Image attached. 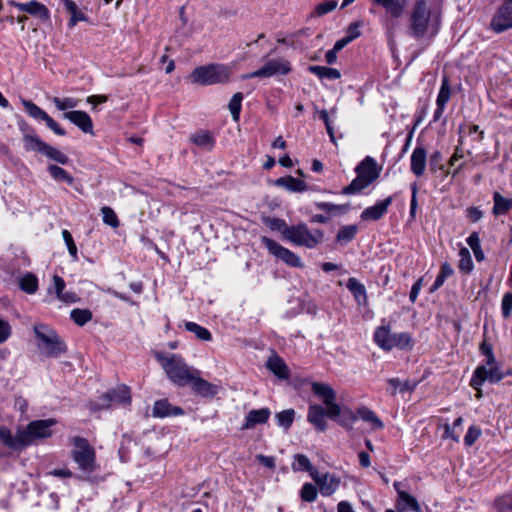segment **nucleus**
Here are the masks:
<instances>
[{
	"instance_id": "11",
	"label": "nucleus",
	"mask_w": 512,
	"mask_h": 512,
	"mask_svg": "<svg viewBox=\"0 0 512 512\" xmlns=\"http://www.w3.org/2000/svg\"><path fill=\"white\" fill-rule=\"evenodd\" d=\"M505 377L504 372L500 370L499 366L486 367V365H479L471 378L470 385L478 390V397L481 396L479 387L485 382L498 383Z\"/></svg>"
},
{
	"instance_id": "41",
	"label": "nucleus",
	"mask_w": 512,
	"mask_h": 512,
	"mask_svg": "<svg viewBox=\"0 0 512 512\" xmlns=\"http://www.w3.org/2000/svg\"><path fill=\"white\" fill-rule=\"evenodd\" d=\"M454 273L452 266L445 262L442 264L439 274L437 275L433 285L430 288L431 292L438 290L445 282V280Z\"/></svg>"
},
{
	"instance_id": "17",
	"label": "nucleus",
	"mask_w": 512,
	"mask_h": 512,
	"mask_svg": "<svg viewBox=\"0 0 512 512\" xmlns=\"http://www.w3.org/2000/svg\"><path fill=\"white\" fill-rule=\"evenodd\" d=\"M327 411L318 404L310 405L307 413V420L317 431L324 432L327 429Z\"/></svg>"
},
{
	"instance_id": "43",
	"label": "nucleus",
	"mask_w": 512,
	"mask_h": 512,
	"mask_svg": "<svg viewBox=\"0 0 512 512\" xmlns=\"http://www.w3.org/2000/svg\"><path fill=\"white\" fill-rule=\"evenodd\" d=\"M357 230L356 225L341 227L336 235V242L344 244L351 242L355 238Z\"/></svg>"
},
{
	"instance_id": "2",
	"label": "nucleus",
	"mask_w": 512,
	"mask_h": 512,
	"mask_svg": "<svg viewBox=\"0 0 512 512\" xmlns=\"http://www.w3.org/2000/svg\"><path fill=\"white\" fill-rule=\"evenodd\" d=\"M312 392L318 396L327 407V415L330 419L335 420L340 426L346 430H352L353 424L357 420V415L350 408H341L335 402L336 392L328 384L314 382L311 385Z\"/></svg>"
},
{
	"instance_id": "24",
	"label": "nucleus",
	"mask_w": 512,
	"mask_h": 512,
	"mask_svg": "<svg viewBox=\"0 0 512 512\" xmlns=\"http://www.w3.org/2000/svg\"><path fill=\"white\" fill-rule=\"evenodd\" d=\"M197 375L198 374H194L193 379L190 381L193 390L202 397L215 396L217 393V386Z\"/></svg>"
},
{
	"instance_id": "30",
	"label": "nucleus",
	"mask_w": 512,
	"mask_h": 512,
	"mask_svg": "<svg viewBox=\"0 0 512 512\" xmlns=\"http://www.w3.org/2000/svg\"><path fill=\"white\" fill-rule=\"evenodd\" d=\"M392 333L390 326H380L374 332L375 343L383 350H391Z\"/></svg>"
},
{
	"instance_id": "51",
	"label": "nucleus",
	"mask_w": 512,
	"mask_h": 512,
	"mask_svg": "<svg viewBox=\"0 0 512 512\" xmlns=\"http://www.w3.org/2000/svg\"><path fill=\"white\" fill-rule=\"evenodd\" d=\"M43 155L62 165H65L69 162V158L67 155H65L60 150L50 146L49 144L46 146Z\"/></svg>"
},
{
	"instance_id": "45",
	"label": "nucleus",
	"mask_w": 512,
	"mask_h": 512,
	"mask_svg": "<svg viewBox=\"0 0 512 512\" xmlns=\"http://www.w3.org/2000/svg\"><path fill=\"white\" fill-rule=\"evenodd\" d=\"M467 244L472 249L474 256L478 262H481L485 259V255L480 244V237L477 232H473L470 234V236L467 238Z\"/></svg>"
},
{
	"instance_id": "23",
	"label": "nucleus",
	"mask_w": 512,
	"mask_h": 512,
	"mask_svg": "<svg viewBox=\"0 0 512 512\" xmlns=\"http://www.w3.org/2000/svg\"><path fill=\"white\" fill-rule=\"evenodd\" d=\"M104 401H109L110 405L112 403L130 404V389L125 385H121L114 389H111L104 394Z\"/></svg>"
},
{
	"instance_id": "58",
	"label": "nucleus",
	"mask_w": 512,
	"mask_h": 512,
	"mask_svg": "<svg viewBox=\"0 0 512 512\" xmlns=\"http://www.w3.org/2000/svg\"><path fill=\"white\" fill-rule=\"evenodd\" d=\"M191 141L197 146H212L213 139L208 132H200L191 136Z\"/></svg>"
},
{
	"instance_id": "36",
	"label": "nucleus",
	"mask_w": 512,
	"mask_h": 512,
	"mask_svg": "<svg viewBox=\"0 0 512 512\" xmlns=\"http://www.w3.org/2000/svg\"><path fill=\"white\" fill-rule=\"evenodd\" d=\"M20 289L27 294H34L38 289V279L33 273H26L19 279Z\"/></svg>"
},
{
	"instance_id": "19",
	"label": "nucleus",
	"mask_w": 512,
	"mask_h": 512,
	"mask_svg": "<svg viewBox=\"0 0 512 512\" xmlns=\"http://www.w3.org/2000/svg\"><path fill=\"white\" fill-rule=\"evenodd\" d=\"M392 200V196H389L383 201H380L373 206L367 207L361 213V219L373 221L381 219L383 215L387 212V209L391 205Z\"/></svg>"
},
{
	"instance_id": "1",
	"label": "nucleus",
	"mask_w": 512,
	"mask_h": 512,
	"mask_svg": "<svg viewBox=\"0 0 512 512\" xmlns=\"http://www.w3.org/2000/svg\"><path fill=\"white\" fill-rule=\"evenodd\" d=\"M441 26V14L428 0H415L409 16V33L415 39H432Z\"/></svg>"
},
{
	"instance_id": "46",
	"label": "nucleus",
	"mask_w": 512,
	"mask_h": 512,
	"mask_svg": "<svg viewBox=\"0 0 512 512\" xmlns=\"http://www.w3.org/2000/svg\"><path fill=\"white\" fill-rule=\"evenodd\" d=\"M26 112L34 119L45 121L49 116L44 110L30 100H22Z\"/></svg>"
},
{
	"instance_id": "13",
	"label": "nucleus",
	"mask_w": 512,
	"mask_h": 512,
	"mask_svg": "<svg viewBox=\"0 0 512 512\" xmlns=\"http://www.w3.org/2000/svg\"><path fill=\"white\" fill-rule=\"evenodd\" d=\"M491 28L496 33H501L512 28V6L504 3L496 12L491 21Z\"/></svg>"
},
{
	"instance_id": "39",
	"label": "nucleus",
	"mask_w": 512,
	"mask_h": 512,
	"mask_svg": "<svg viewBox=\"0 0 512 512\" xmlns=\"http://www.w3.org/2000/svg\"><path fill=\"white\" fill-rule=\"evenodd\" d=\"M357 414L362 418L365 422H370L377 429H382L384 427L381 419L372 411L370 408L366 406L359 407L357 410Z\"/></svg>"
},
{
	"instance_id": "57",
	"label": "nucleus",
	"mask_w": 512,
	"mask_h": 512,
	"mask_svg": "<svg viewBox=\"0 0 512 512\" xmlns=\"http://www.w3.org/2000/svg\"><path fill=\"white\" fill-rule=\"evenodd\" d=\"M316 207L320 210L327 211V212H337V213H346L349 211L350 206L348 204H332L329 202H320L316 203Z\"/></svg>"
},
{
	"instance_id": "5",
	"label": "nucleus",
	"mask_w": 512,
	"mask_h": 512,
	"mask_svg": "<svg viewBox=\"0 0 512 512\" xmlns=\"http://www.w3.org/2000/svg\"><path fill=\"white\" fill-rule=\"evenodd\" d=\"M156 358L161 363L168 378L178 386L189 384L191 379H193V375L199 374L198 370L188 367L179 355L171 354L166 357L162 354H157Z\"/></svg>"
},
{
	"instance_id": "40",
	"label": "nucleus",
	"mask_w": 512,
	"mask_h": 512,
	"mask_svg": "<svg viewBox=\"0 0 512 512\" xmlns=\"http://www.w3.org/2000/svg\"><path fill=\"white\" fill-rule=\"evenodd\" d=\"M391 350L397 348L400 350L410 348L412 345V337L407 332L392 334L391 339Z\"/></svg>"
},
{
	"instance_id": "48",
	"label": "nucleus",
	"mask_w": 512,
	"mask_h": 512,
	"mask_svg": "<svg viewBox=\"0 0 512 512\" xmlns=\"http://www.w3.org/2000/svg\"><path fill=\"white\" fill-rule=\"evenodd\" d=\"M48 171L55 180H61L66 182L68 185H72L74 178L63 168L57 165H49Z\"/></svg>"
},
{
	"instance_id": "42",
	"label": "nucleus",
	"mask_w": 512,
	"mask_h": 512,
	"mask_svg": "<svg viewBox=\"0 0 512 512\" xmlns=\"http://www.w3.org/2000/svg\"><path fill=\"white\" fill-rule=\"evenodd\" d=\"M184 326L187 331L195 334V336L201 341H210L212 339V335L209 330L195 322H185Z\"/></svg>"
},
{
	"instance_id": "56",
	"label": "nucleus",
	"mask_w": 512,
	"mask_h": 512,
	"mask_svg": "<svg viewBox=\"0 0 512 512\" xmlns=\"http://www.w3.org/2000/svg\"><path fill=\"white\" fill-rule=\"evenodd\" d=\"M300 497L305 502H314L317 498V488L311 483H305L302 486Z\"/></svg>"
},
{
	"instance_id": "8",
	"label": "nucleus",
	"mask_w": 512,
	"mask_h": 512,
	"mask_svg": "<svg viewBox=\"0 0 512 512\" xmlns=\"http://www.w3.org/2000/svg\"><path fill=\"white\" fill-rule=\"evenodd\" d=\"M291 71V65L288 60L285 59H271L265 62V64L251 72L241 76L243 80L251 78H269L275 75H287Z\"/></svg>"
},
{
	"instance_id": "37",
	"label": "nucleus",
	"mask_w": 512,
	"mask_h": 512,
	"mask_svg": "<svg viewBox=\"0 0 512 512\" xmlns=\"http://www.w3.org/2000/svg\"><path fill=\"white\" fill-rule=\"evenodd\" d=\"M66 10L71 14V18L69 20V27H74L77 22L85 21V15L78 9L76 3L72 0H62Z\"/></svg>"
},
{
	"instance_id": "16",
	"label": "nucleus",
	"mask_w": 512,
	"mask_h": 512,
	"mask_svg": "<svg viewBox=\"0 0 512 512\" xmlns=\"http://www.w3.org/2000/svg\"><path fill=\"white\" fill-rule=\"evenodd\" d=\"M21 130L23 131V142L25 149L27 151H35L43 154L48 144L41 140L34 129L29 128L27 125L21 127Z\"/></svg>"
},
{
	"instance_id": "54",
	"label": "nucleus",
	"mask_w": 512,
	"mask_h": 512,
	"mask_svg": "<svg viewBox=\"0 0 512 512\" xmlns=\"http://www.w3.org/2000/svg\"><path fill=\"white\" fill-rule=\"evenodd\" d=\"M347 288L358 301L360 297L366 298V289L356 278L348 279Z\"/></svg>"
},
{
	"instance_id": "6",
	"label": "nucleus",
	"mask_w": 512,
	"mask_h": 512,
	"mask_svg": "<svg viewBox=\"0 0 512 512\" xmlns=\"http://www.w3.org/2000/svg\"><path fill=\"white\" fill-rule=\"evenodd\" d=\"M324 240V233L320 229L311 231L305 223L290 226L287 241L296 246L314 249Z\"/></svg>"
},
{
	"instance_id": "27",
	"label": "nucleus",
	"mask_w": 512,
	"mask_h": 512,
	"mask_svg": "<svg viewBox=\"0 0 512 512\" xmlns=\"http://www.w3.org/2000/svg\"><path fill=\"white\" fill-rule=\"evenodd\" d=\"M426 155V150L421 146H417L411 155V171L417 177L422 176L425 172Z\"/></svg>"
},
{
	"instance_id": "59",
	"label": "nucleus",
	"mask_w": 512,
	"mask_h": 512,
	"mask_svg": "<svg viewBox=\"0 0 512 512\" xmlns=\"http://www.w3.org/2000/svg\"><path fill=\"white\" fill-rule=\"evenodd\" d=\"M53 102H54L56 108L60 111L67 110L69 108H75L78 105V100H76L74 98H70V97L63 98V99L55 97L53 99Z\"/></svg>"
},
{
	"instance_id": "4",
	"label": "nucleus",
	"mask_w": 512,
	"mask_h": 512,
	"mask_svg": "<svg viewBox=\"0 0 512 512\" xmlns=\"http://www.w3.org/2000/svg\"><path fill=\"white\" fill-rule=\"evenodd\" d=\"M232 71L229 66L221 63H211L196 67L189 75L192 84L202 86L227 83Z\"/></svg>"
},
{
	"instance_id": "47",
	"label": "nucleus",
	"mask_w": 512,
	"mask_h": 512,
	"mask_svg": "<svg viewBox=\"0 0 512 512\" xmlns=\"http://www.w3.org/2000/svg\"><path fill=\"white\" fill-rule=\"evenodd\" d=\"M295 411L293 409H286L279 413H276L275 419L280 427L288 430L294 421Z\"/></svg>"
},
{
	"instance_id": "64",
	"label": "nucleus",
	"mask_w": 512,
	"mask_h": 512,
	"mask_svg": "<svg viewBox=\"0 0 512 512\" xmlns=\"http://www.w3.org/2000/svg\"><path fill=\"white\" fill-rule=\"evenodd\" d=\"M110 406L111 405L109 401H104V394L100 396L97 401H90L88 403V408L93 413L101 411L103 409H108Z\"/></svg>"
},
{
	"instance_id": "44",
	"label": "nucleus",
	"mask_w": 512,
	"mask_h": 512,
	"mask_svg": "<svg viewBox=\"0 0 512 512\" xmlns=\"http://www.w3.org/2000/svg\"><path fill=\"white\" fill-rule=\"evenodd\" d=\"M266 225L273 231H279L283 238L287 240L288 234L290 232V226L280 218H267L265 220Z\"/></svg>"
},
{
	"instance_id": "28",
	"label": "nucleus",
	"mask_w": 512,
	"mask_h": 512,
	"mask_svg": "<svg viewBox=\"0 0 512 512\" xmlns=\"http://www.w3.org/2000/svg\"><path fill=\"white\" fill-rule=\"evenodd\" d=\"M396 508L398 511H413L420 512L421 507L415 497L405 491H398V498L396 501Z\"/></svg>"
},
{
	"instance_id": "18",
	"label": "nucleus",
	"mask_w": 512,
	"mask_h": 512,
	"mask_svg": "<svg viewBox=\"0 0 512 512\" xmlns=\"http://www.w3.org/2000/svg\"><path fill=\"white\" fill-rule=\"evenodd\" d=\"M450 97H451V88H450L449 79L447 77H444L442 79V84H441L440 91L438 93L437 100H436L437 109L435 110L434 116H433V120L435 122L439 121L440 118L442 117L444 110H445V106H446L447 102L449 101Z\"/></svg>"
},
{
	"instance_id": "35",
	"label": "nucleus",
	"mask_w": 512,
	"mask_h": 512,
	"mask_svg": "<svg viewBox=\"0 0 512 512\" xmlns=\"http://www.w3.org/2000/svg\"><path fill=\"white\" fill-rule=\"evenodd\" d=\"M293 471H305L309 472L310 476L317 470L311 464L309 458L304 454H296L294 456V462L292 463Z\"/></svg>"
},
{
	"instance_id": "62",
	"label": "nucleus",
	"mask_w": 512,
	"mask_h": 512,
	"mask_svg": "<svg viewBox=\"0 0 512 512\" xmlns=\"http://www.w3.org/2000/svg\"><path fill=\"white\" fill-rule=\"evenodd\" d=\"M62 236H63V239H64L66 245H67V248H68V251H69L70 255L74 259H76L77 258V247H76V244L74 243L72 235L70 234V232L68 230H63L62 231Z\"/></svg>"
},
{
	"instance_id": "3",
	"label": "nucleus",
	"mask_w": 512,
	"mask_h": 512,
	"mask_svg": "<svg viewBox=\"0 0 512 512\" xmlns=\"http://www.w3.org/2000/svg\"><path fill=\"white\" fill-rule=\"evenodd\" d=\"M33 331L36 346L43 355L57 358L67 351L64 341L51 327L39 323L34 325Z\"/></svg>"
},
{
	"instance_id": "9",
	"label": "nucleus",
	"mask_w": 512,
	"mask_h": 512,
	"mask_svg": "<svg viewBox=\"0 0 512 512\" xmlns=\"http://www.w3.org/2000/svg\"><path fill=\"white\" fill-rule=\"evenodd\" d=\"M261 243L266 247L271 255H273L278 260L283 261L286 265L295 268L303 267L301 258L293 251L280 245L278 242L263 236L261 237Z\"/></svg>"
},
{
	"instance_id": "20",
	"label": "nucleus",
	"mask_w": 512,
	"mask_h": 512,
	"mask_svg": "<svg viewBox=\"0 0 512 512\" xmlns=\"http://www.w3.org/2000/svg\"><path fill=\"white\" fill-rule=\"evenodd\" d=\"M53 284L54 293L56 294V297L59 301L64 303H75L79 301L80 298L76 293L71 291L64 292L65 282L62 277L54 275ZM48 292L52 293L51 287L48 289Z\"/></svg>"
},
{
	"instance_id": "60",
	"label": "nucleus",
	"mask_w": 512,
	"mask_h": 512,
	"mask_svg": "<svg viewBox=\"0 0 512 512\" xmlns=\"http://www.w3.org/2000/svg\"><path fill=\"white\" fill-rule=\"evenodd\" d=\"M502 315L504 318H509L512 312V292L504 294L501 303Z\"/></svg>"
},
{
	"instance_id": "50",
	"label": "nucleus",
	"mask_w": 512,
	"mask_h": 512,
	"mask_svg": "<svg viewBox=\"0 0 512 512\" xmlns=\"http://www.w3.org/2000/svg\"><path fill=\"white\" fill-rule=\"evenodd\" d=\"M242 100L243 94L241 92H237L231 97L229 101L228 107L233 120L236 122L239 121L240 118Z\"/></svg>"
},
{
	"instance_id": "53",
	"label": "nucleus",
	"mask_w": 512,
	"mask_h": 512,
	"mask_svg": "<svg viewBox=\"0 0 512 512\" xmlns=\"http://www.w3.org/2000/svg\"><path fill=\"white\" fill-rule=\"evenodd\" d=\"M337 1L335 0H328L322 3H319L315 6V9L312 13V16L316 17H322L332 11H334L337 7Z\"/></svg>"
},
{
	"instance_id": "38",
	"label": "nucleus",
	"mask_w": 512,
	"mask_h": 512,
	"mask_svg": "<svg viewBox=\"0 0 512 512\" xmlns=\"http://www.w3.org/2000/svg\"><path fill=\"white\" fill-rule=\"evenodd\" d=\"M374 2L383 6L395 18L400 17L404 10V3L400 0H374Z\"/></svg>"
},
{
	"instance_id": "26",
	"label": "nucleus",
	"mask_w": 512,
	"mask_h": 512,
	"mask_svg": "<svg viewBox=\"0 0 512 512\" xmlns=\"http://www.w3.org/2000/svg\"><path fill=\"white\" fill-rule=\"evenodd\" d=\"M0 440L7 447L17 450L26 447L22 437V430H19L15 436L12 435L11 431L8 428L2 427L0 428Z\"/></svg>"
},
{
	"instance_id": "32",
	"label": "nucleus",
	"mask_w": 512,
	"mask_h": 512,
	"mask_svg": "<svg viewBox=\"0 0 512 512\" xmlns=\"http://www.w3.org/2000/svg\"><path fill=\"white\" fill-rule=\"evenodd\" d=\"M376 161L367 156L356 168L355 172L357 174H361L364 177H373V181L378 177V172L376 171Z\"/></svg>"
},
{
	"instance_id": "63",
	"label": "nucleus",
	"mask_w": 512,
	"mask_h": 512,
	"mask_svg": "<svg viewBox=\"0 0 512 512\" xmlns=\"http://www.w3.org/2000/svg\"><path fill=\"white\" fill-rule=\"evenodd\" d=\"M12 334V328L8 321L0 318V344L6 342Z\"/></svg>"
},
{
	"instance_id": "31",
	"label": "nucleus",
	"mask_w": 512,
	"mask_h": 512,
	"mask_svg": "<svg viewBox=\"0 0 512 512\" xmlns=\"http://www.w3.org/2000/svg\"><path fill=\"white\" fill-rule=\"evenodd\" d=\"M372 181L373 177H364L361 174H357V177L342 189V193L345 195L356 194L368 187Z\"/></svg>"
},
{
	"instance_id": "7",
	"label": "nucleus",
	"mask_w": 512,
	"mask_h": 512,
	"mask_svg": "<svg viewBox=\"0 0 512 512\" xmlns=\"http://www.w3.org/2000/svg\"><path fill=\"white\" fill-rule=\"evenodd\" d=\"M74 446L71 455L78 468L82 471L93 472L96 468V456L94 448L88 440L75 436L72 438Z\"/></svg>"
},
{
	"instance_id": "14",
	"label": "nucleus",
	"mask_w": 512,
	"mask_h": 512,
	"mask_svg": "<svg viewBox=\"0 0 512 512\" xmlns=\"http://www.w3.org/2000/svg\"><path fill=\"white\" fill-rule=\"evenodd\" d=\"M9 4L18 8L22 12L29 13L33 16H38L43 21H47L50 17L47 7L36 0H31L27 3H18L16 1L10 0Z\"/></svg>"
},
{
	"instance_id": "49",
	"label": "nucleus",
	"mask_w": 512,
	"mask_h": 512,
	"mask_svg": "<svg viewBox=\"0 0 512 512\" xmlns=\"http://www.w3.org/2000/svg\"><path fill=\"white\" fill-rule=\"evenodd\" d=\"M458 268L463 273H470L473 269V261L467 248H461L459 251Z\"/></svg>"
},
{
	"instance_id": "10",
	"label": "nucleus",
	"mask_w": 512,
	"mask_h": 512,
	"mask_svg": "<svg viewBox=\"0 0 512 512\" xmlns=\"http://www.w3.org/2000/svg\"><path fill=\"white\" fill-rule=\"evenodd\" d=\"M56 424L54 419L35 420L30 422L25 430H22V437L26 446L32 444L36 439H46L52 435L51 427Z\"/></svg>"
},
{
	"instance_id": "15",
	"label": "nucleus",
	"mask_w": 512,
	"mask_h": 512,
	"mask_svg": "<svg viewBox=\"0 0 512 512\" xmlns=\"http://www.w3.org/2000/svg\"><path fill=\"white\" fill-rule=\"evenodd\" d=\"M64 118L76 125L84 133L93 134V122L86 112L81 110L65 112Z\"/></svg>"
},
{
	"instance_id": "52",
	"label": "nucleus",
	"mask_w": 512,
	"mask_h": 512,
	"mask_svg": "<svg viewBox=\"0 0 512 512\" xmlns=\"http://www.w3.org/2000/svg\"><path fill=\"white\" fill-rule=\"evenodd\" d=\"M71 318L78 326H83L92 319V312L88 309H73Z\"/></svg>"
},
{
	"instance_id": "25",
	"label": "nucleus",
	"mask_w": 512,
	"mask_h": 512,
	"mask_svg": "<svg viewBox=\"0 0 512 512\" xmlns=\"http://www.w3.org/2000/svg\"><path fill=\"white\" fill-rule=\"evenodd\" d=\"M267 368L279 379L289 378V369L284 360L277 354L270 356L266 363Z\"/></svg>"
},
{
	"instance_id": "33",
	"label": "nucleus",
	"mask_w": 512,
	"mask_h": 512,
	"mask_svg": "<svg viewBox=\"0 0 512 512\" xmlns=\"http://www.w3.org/2000/svg\"><path fill=\"white\" fill-rule=\"evenodd\" d=\"M308 70L318 76L320 79H330V80H336L341 78V73L338 69L330 68L326 66H318V65H311L308 67Z\"/></svg>"
},
{
	"instance_id": "12",
	"label": "nucleus",
	"mask_w": 512,
	"mask_h": 512,
	"mask_svg": "<svg viewBox=\"0 0 512 512\" xmlns=\"http://www.w3.org/2000/svg\"><path fill=\"white\" fill-rule=\"evenodd\" d=\"M312 479L318 485L321 495L326 497L333 495L338 490L341 483L340 478L334 474H319L318 471L312 474Z\"/></svg>"
},
{
	"instance_id": "34",
	"label": "nucleus",
	"mask_w": 512,
	"mask_h": 512,
	"mask_svg": "<svg viewBox=\"0 0 512 512\" xmlns=\"http://www.w3.org/2000/svg\"><path fill=\"white\" fill-rule=\"evenodd\" d=\"M494 206L493 214L502 215L506 214L512 208V199L503 197L499 192L493 194Z\"/></svg>"
},
{
	"instance_id": "22",
	"label": "nucleus",
	"mask_w": 512,
	"mask_h": 512,
	"mask_svg": "<svg viewBox=\"0 0 512 512\" xmlns=\"http://www.w3.org/2000/svg\"><path fill=\"white\" fill-rule=\"evenodd\" d=\"M153 416L164 418L168 416H178L184 413L183 409L178 406H172L167 399H161L154 403Z\"/></svg>"
},
{
	"instance_id": "21",
	"label": "nucleus",
	"mask_w": 512,
	"mask_h": 512,
	"mask_svg": "<svg viewBox=\"0 0 512 512\" xmlns=\"http://www.w3.org/2000/svg\"><path fill=\"white\" fill-rule=\"evenodd\" d=\"M270 415L271 412L268 408L250 410L241 429L248 430L254 428L257 424H264L268 421Z\"/></svg>"
},
{
	"instance_id": "29",
	"label": "nucleus",
	"mask_w": 512,
	"mask_h": 512,
	"mask_svg": "<svg viewBox=\"0 0 512 512\" xmlns=\"http://www.w3.org/2000/svg\"><path fill=\"white\" fill-rule=\"evenodd\" d=\"M275 185L284 187L285 189L293 192H303L307 190V184L293 176L280 177L275 181Z\"/></svg>"
},
{
	"instance_id": "55",
	"label": "nucleus",
	"mask_w": 512,
	"mask_h": 512,
	"mask_svg": "<svg viewBox=\"0 0 512 512\" xmlns=\"http://www.w3.org/2000/svg\"><path fill=\"white\" fill-rule=\"evenodd\" d=\"M103 222L113 228L119 226V220L114 210L108 206L102 207L101 209Z\"/></svg>"
},
{
	"instance_id": "61",
	"label": "nucleus",
	"mask_w": 512,
	"mask_h": 512,
	"mask_svg": "<svg viewBox=\"0 0 512 512\" xmlns=\"http://www.w3.org/2000/svg\"><path fill=\"white\" fill-rule=\"evenodd\" d=\"M481 430L476 426L469 427L465 437L464 443L466 446H472L476 440L480 437Z\"/></svg>"
}]
</instances>
